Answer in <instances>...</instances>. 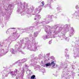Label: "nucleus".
<instances>
[{
  "label": "nucleus",
  "mask_w": 79,
  "mask_h": 79,
  "mask_svg": "<svg viewBox=\"0 0 79 79\" xmlns=\"http://www.w3.org/2000/svg\"><path fill=\"white\" fill-rule=\"evenodd\" d=\"M54 28H53V26L51 27L48 26L47 27L45 28L44 31L46 32L48 35H45L42 36L44 40H46L51 37L52 35H53V38H55L57 37V34L56 35L54 32Z\"/></svg>",
  "instance_id": "6"
},
{
  "label": "nucleus",
  "mask_w": 79,
  "mask_h": 79,
  "mask_svg": "<svg viewBox=\"0 0 79 79\" xmlns=\"http://www.w3.org/2000/svg\"><path fill=\"white\" fill-rule=\"evenodd\" d=\"M50 53H48L46 54L47 57H49V56H50Z\"/></svg>",
  "instance_id": "33"
},
{
  "label": "nucleus",
  "mask_w": 79,
  "mask_h": 79,
  "mask_svg": "<svg viewBox=\"0 0 79 79\" xmlns=\"http://www.w3.org/2000/svg\"><path fill=\"white\" fill-rule=\"evenodd\" d=\"M78 19H79V15L77 16Z\"/></svg>",
  "instance_id": "41"
},
{
  "label": "nucleus",
  "mask_w": 79,
  "mask_h": 79,
  "mask_svg": "<svg viewBox=\"0 0 79 79\" xmlns=\"http://www.w3.org/2000/svg\"><path fill=\"white\" fill-rule=\"evenodd\" d=\"M58 65H56V68L58 67Z\"/></svg>",
  "instance_id": "40"
},
{
  "label": "nucleus",
  "mask_w": 79,
  "mask_h": 79,
  "mask_svg": "<svg viewBox=\"0 0 79 79\" xmlns=\"http://www.w3.org/2000/svg\"><path fill=\"white\" fill-rule=\"evenodd\" d=\"M72 47H74L75 48H79V41L76 40L74 43H73L72 44Z\"/></svg>",
  "instance_id": "17"
},
{
  "label": "nucleus",
  "mask_w": 79,
  "mask_h": 79,
  "mask_svg": "<svg viewBox=\"0 0 79 79\" xmlns=\"http://www.w3.org/2000/svg\"><path fill=\"white\" fill-rule=\"evenodd\" d=\"M21 40L20 41V42L18 41L17 43L15 45V48L17 49V50H16V49H13V48H11L10 49V51L11 53L12 54H16L17 52L19 53H21L22 54H23V55H25V53L24 52H23L22 51L21 49L22 48V47L23 45H24V47H23V49L26 48V45H25V43L24 42L23 43V44L22 43L21 46Z\"/></svg>",
  "instance_id": "5"
},
{
  "label": "nucleus",
  "mask_w": 79,
  "mask_h": 79,
  "mask_svg": "<svg viewBox=\"0 0 79 79\" xmlns=\"http://www.w3.org/2000/svg\"><path fill=\"white\" fill-rule=\"evenodd\" d=\"M58 36L59 37V38L62 39L61 40L63 39H62L63 38V39H65V40L67 41V42H68V41L69 40V38L65 36V33H63V31L61 32L60 35H59Z\"/></svg>",
  "instance_id": "13"
},
{
  "label": "nucleus",
  "mask_w": 79,
  "mask_h": 79,
  "mask_svg": "<svg viewBox=\"0 0 79 79\" xmlns=\"http://www.w3.org/2000/svg\"><path fill=\"white\" fill-rule=\"evenodd\" d=\"M53 16V15H48L46 16V19H43L42 21H41L40 22H38V21H37L35 23V26H37L39 24V23L41 24L43 26H44V25H45V24H47L50 23V21H51V19L52 18V16Z\"/></svg>",
  "instance_id": "7"
},
{
  "label": "nucleus",
  "mask_w": 79,
  "mask_h": 79,
  "mask_svg": "<svg viewBox=\"0 0 79 79\" xmlns=\"http://www.w3.org/2000/svg\"><path fill=\"white\" fill-rule=\"evenodd\" d=\"M72 75L74 76L75 75V73L74 72H72Z\"/></svg>",
  "instance_id": "36"
},
{
  "label": "nucleus",
  "mask_w": 79,
  "mask_h": 79,
  "mask_svg": "<svg viewBox=\"0 0 79 79\" xmlns=\"http://www.w3.org/2000/svg\"><path fill=\"white\" fill-rule=\"evenodd\" d=\"M60 24H57L54 25L52 26L53 29V31L55 34L58 35L59 34L60 32H63V33H66L67 32L69 31V28L68 27V24L65 25L62 24L61 26L60 27Z\"/></svg>",
  "instance_id": "4"
},
{
  "label": "nucleus",
  "mask_w": 79,
  "mask_h": 79,
  "mask_svg": "<svg viewBox=\"0 0 79 79\" xmlns=\"http://www.w3.org/2000/svg\"><path fill=\"white\" fill-rule=\"evenodd\" d=\"M43 7V6L42 5H40V6H39V8H42Z\"/></svg>",
  "instance_id": "37"
},
{
  "label": "nucleus",
  "mask_w": 79,
  "mask_h": 79,
  "mask_svg": "<svg viewBox=\"0 0 79 79\" xmlns=\"http://www.w3.org/2000/svg\"><path fill=\"white\" fill-rule=\"evenodd\" d=\"M16 63H17V65L18 66H19L20 68H21V66L22 65H23V63H21V62H20V60H18L17 61H16L15 63H14V64H16Z\"/></svg>",
  "instance_id": "20"
},
{
  "label": "nucleus",
  "mask_w": 79,
  "mask_h": 79,
  "mask_svg": "<svg viewBox=\"0 0 79 79\" xmlns=\"http://www.w3.org/2000/svg\"><path fill=\"white\" fill-rule=\"evenodd\" d=\"M28 8L29 6H28V4L26 3L25 9L26 10V13L27 14V16L28 18H29V16H31V13H32L33 12V11H34V7L33 6H32L29 8Z\"/></svg>",
  "instance_id": "10"
},
{
  "label": "nucleus",
  "mask_w": 79,
  "mask_h": 79,
  "mask_svg": "<svg viewBox=\"0 0 79 79\" xmlns=\"http://www.w3.org/2000/svg\"><path fill=\"white\" fill-rule=\"evenodd\" d=\"M41 3L42 4V6H44V5H45V3H44V2L42 1L41 2Z\"/></svg>",
  "instance_id": "31"
},
{
  "label": "nucleus",
  "mask_w": 79,
  "mask_h": 79,
  "mask_svg": "<svg viewBox=\"0 0 79 79\" xmlns=\"http://www.w3.org/2000/svg\"><path fill=\"white\" fill-rule=\"evenodd\" d=\"M65 55V56L67 58V59H69V56L68 54H66Z\"/></svg>",
  "instance_id": "27"
},
{
  "label": "nucleus",
  "mask_w": 79,
  "mask_h": 79,
  "mask_svg": "<svg viewBox=\"0 0 79 79\" xmlns=\"http://www.w3.org/2000/svg\"><path fill=\"white\" fill-rule=\"evenodd\" d=\"M68 52V50L67 49H65V55H67V53Z\"/></svg>",
  "instance_id": "28"
},
{
  "label": "nucleus",
  "mask_w": 79,
  "mask_h": 79,
  "mask_svg": "<svg viewBox=\"0 0 79 79\" xmlns=\"http://www.w3.org/2000/svg\"><path fill=\"white\" fill-rule=\"evenodd\" d=\"M49 44H52V40L49 41Z\"/></svg>",
  "instance_id": "38"
},
{
  "label": "nucleus",
  "mask_w": 79,
  "mask_h": 79,
  "mask_svg": "<svg viewBox=\"0 0 79 79\" xmlns=\"http://www.w3.org/2000/svg\"><path fill=\"white\" fill-rule=\"evenodd\" d=\"M57 11L58 13H60V12H61V8L59 10H58Z\"/></svg>",
  "instance_id": "35"
},
{
  "label": "nucleus",
  "mask_w": 79,
  "mask_h": 79,
  "mask_svg": "<svg viewBox=\"0 0 79 79\" xmlns=\"http://www.w3.org/2000/svg\"><path fill=\"white\" fill-rule=\"evenodd\" d=\"M39 35L38 31H35L33 34V36L32 34L29 35V37L31 41L29 40L28 37H27L22 38L20 40V46H21V44L25 43V45L27 47L26 49L29 50L30 51H33L35 52L38 50L37 49V43L35 40L34 38H36Z\"/></svg>",
  "instance_id": "1"
},
{
  "label": "nucleus",
  "mask_w": 79,
  "mask_h": 79,
  "mask_svg": "<svg viewBox=\"0 0 79 79\" xmlns=\"http://www.w3.org/2000/svg\"><path fill=\"white\" fill-rule=\"evenodd\" d=\"M19 71H18L17 69H15L14 72L10 71L9 70V69L4 70V73L2 74V79H5V77H8V74H10L12 77H14L16 75V74H19Z\"/></svg>",
  "instance_id": "8"
},
{
  "label": "nucleus",
  "mask_w": 79,
  "mask_h": 79,
  "mask_svg": "<svg viewBox=\"0 0 79 79\" xmlns=\"http://www.w3.org/2000/svg\"><path fill=\"white\" fill-rule=\"evenodd\" d=\"M9 56H10V57L11 56V55H9Z\"/></svg>",
  "instance_id": "43"
},
{
  "label": "nucleus",
  "mask_w": 79,
  "mask_h": 79,
  "mask_svg": "<svg viewBox=\"0 0 79 79\" xmlns=\"http://www.w3.org/2000/svg\"><path fill=\"white\" fill-rule=\"evenodd\" d=\"M48 60H50V58H48Z\"/></svg>",
  "instance_id": "45"
},
{
  "label": "nucleus",
  "mask_w": 79,
  "mask_h": 79,
  "mask_svg": "<svg viewBox=\"0 0 79 79\" xmlns=\"http://www.w3.org/2000/svg\"><path fill=\"white\" fill-rule=\"evenodd\" d=\"M75 8L76 9H78L79 10V6L77 5L75 6Z\"/></svg>",
  "instance_id": "29"
},
{
  "label": "nucleus",
  "mask_w": 79,
  "mask_h": 79,
  "mask_svg": "<svg viewBox=\"0 0 79 79\" xmlns=\"http://www.w3.org/2000/svg\"><path fill=\"white\" fill-rule=\"evenodd\" d=\"M53 0H47V4L46 5L44 6V8H47V6L48 7H49V8L52 9V6H51V2L53 3Z\"/></svg>",
  "instance_id": "16"
},
{
  "label": "nucleus",
  "mask_w": 79,
  "mask_h": 79,
  "mask_svg": "<svg viewBox=\"0 0 79 79\" xmlns=\"http://www.w3.org/2000/svg\"><path fill=\"white\" fill-rule=\"evenodd\" d=\"M16 28L13 27V28H10L9 29H8L7 31L6 32L7 34L9 33V32H10L11 31V29H15Z\"/></svg>",
  "instance_id": "22"
},
{
  "label": "nucleus",
  "mask_w": 79,
  "mask_h": 79,
  "mask_svg": "<svg viewBox=\"0 0 79 79\" xmlns=\"http://www.w3.org/2000/svg\"><path fill=\"white\" fill-rule=\"evenodd\" d=\"M78 48H79V47L78 48H77V49L74 50V52L73 53V57L75 59H76L77 58H79V52L77 51V50H78Z\"/></svg>",
  "instance_id": "14"
},
{
  "label": "nucleus",
  "mask_w": 79,
  "mask_h": 79,
  "mask_svg": "<svg viewBox=\"0 0 79 79\" xmlns=\"http://www.w3.org/2000/svg\"><path fill=\"white\" fill-rule=\"evenodd\" d=\"M70 32V33L69 34V37H71V36L74 35V30L73 29V28H71Z\"/></svg>",
  "instance_id": "19"
},
{
  "label": "nucleus",
  "mask_w": 79,
  "mask_h": 79,
  "mask_svg": "<svg viewBox=\"0 0 79 79\" xmlns=\"http://www.w3.org/2000/svg\"><path fill=\"white\" fill-rule=\"evenodd\" d=\"M29 68V66L26 63H25L23 65V66L22 68V69L21 71V73L22 74H21V76H24V69H27Z\"/></svg>",
  "instance_id": "15"
},
{
  "label": "nucleus",
  "mask_w": 79,
  "mask_h": 79,
  "mask_svg": "<svg viewBox=\"0 0 79 79\" xmlns=\"http://www.w3.org/2000/svg\"><path fill=\"white\" fill-rule=\"evenodd\" d=\"M52 67L53 68H56L54 67L55 66V64L54 63V61H53L51 63H48L46 64H44V66L48 67V66H52Z\"/></svg>",
  "instance_id": "18"
},
{
  "label": "nucleus",
  "mask_w": 79,
  "mask_h": 79,
  "mask_svg": "<svg viewBox=\"0 0 79 79\" xmlns=\"http://www.w3.org/2000/svg\"><path fill=\"white\" fill-rule=\"evenodd\" d=\"M31 58H34V54H33L30 56Z\"/></svg>",
  "instance_id": "32"
},
{
  "label": "nucleus",
  "mask_w": 79,
  "mask_h": 79,
  "mask_svg": "<svg viewBox=\"0 0 79 79\" xmlns=\"http://www.w3.org/2000/svg\"><path fill=\"white\" fill-rule=\"evenodd\" d=\"M50 59H53V56H51V57H50Z\"/></svg>",
  "instance_id": "39"
},
{
  "label": "nucleus",
  "mask_w": 79,
  "mask_h": 79,
  "mask_svg": "<svg viewBox=\"0 0 79 79\" xmlns=\"http://www.w3.org/2000/svg\"><path fill=\"white\" fill-rule=\"evenodd\" d=\"M55 18V19H56L57 18V17H56V16H55L54 17Z\"/></svg>",
  "instance_id": "42"
},
{
  "label": "nucleus",
  "mask_w": 79,
  "mask_h": 79,
  "mask_svg": "<svg viewBox=\"0 0 79 79\" xmlns=\"http://www.w3.org/2000/svg\"><path fill=\"white\" fill-rule=\"evenodd\" d=\"M34 28V27H28L23 29L21 28H18V30H20V33L23 34L24 32H26L27 33H30V32H32L33 31V29Z\"/></svg>",
  "instance_id": "9"
},
{
  "label": "nucleus",
  "mask_w": 79,
  "mask_h": 79,
  "mask_svg": "<svg viewBox=\"0 0 79 79\" xmlns=\"http://www.w3.org/2000/svg\"><path fill=\"white\" fill-rule=\"evenodd\" d=\"M64 64L63 63V61L60 62V64L61 66L60 67V68H61L63 70H65L63 71V74L61 75L62 79H69V77H71V75L69 74V73L71 71L70 69L68 67V64H70L71 62L68 60H65L64 62Z\"/></svg>",
  "instance_id": "3"
},
{
  "label": "nucleus",
  "mask_w": 79,
  "mask_h": 79,
  "mask_svg": "<svg viewBox=\"0 0 79 79\" xmlns=\"http://www.w3.org/2000/svg\"><path fill=\"white\" fill-rule=\"evenodd\" d=\"M61 8L59 6L56 8V9H57V10H60V9H61Z\"/></svg>",
  "instance_id": "34"
},
{
  "label": "nucleus",
  "mask_w": 79,
  "mask_h": 79,
  "mask_svg": "<svg viewBox=\"0 0 79 79\" xmlns=\"http://www.w3.org/2000/svg\"><path fill=\"white\" fill-rule=\"evenodd\" d=\"M72 68L73 69H76V67H75V66L74 65H72Z\"/></svg>",
  "instance_id": "30"
},
{
  "label": "nucleus",
  "mask_w": 79,
  "mask_h": 79,
  "mask_svg": "<svg viewBox=\"0 0 79 79\" xmlns=\"http://www.w3.org/2000/svg\"><path fill=\"white\" fill-rule=\"evenodd\" d=\"M39 71L40 72H42V73H45V69L42 68L41 69H40L39 70Z\"/></svg>",
  "instance_id": "23"
},
{
  "label": "nucleus",
  "mask_w": 79,
  "mask_h": 79,
  "mask_svg": "<svg viewBox=\"0 0 79 79\" xmlns=\"http://www.w3.org/2000/svg\"><path fill=\"white\" fill-rule=\"evenodd\" d=\"M27 60V59H23L21 60H19L20 62H21V63H25Z\"/></svg>",
  "instance_id": "21"
},
{
  "label": "nucleus",
  "mask_w": 79,
  "mask_h": 79,
  "mask_svg": "<svg viewBox=\"0 0 79 79\" xmlns=\"http://www.w3.org/2000/svg\"><path fill=\"white\" fill-rule=\"evenodd\" d=\"M20 35L17 33V31L14 32L12 35L10 36L8 39L3 41L2 43L0 42V57L6 55L8 52V48L12 41L18 39Z\"/></svg>",
  "instance_id": "2"
},
{
  "label": "nucleus",
  "mask_w": 79,
  "mask_h": 79,
  "mask_svg": "<svg viewBox=\"0 0 79 79\" xmlns=\"http://www.w3.org/2000/svg\"><path fill=\"white\" fill-rule=\"evenodd\" d=\"M42 10V8L39 9L37 8L35 9L34 11V14H32V15H35V16L34 19V20H39L41 18V16L40 15H37Z\"/></svg>",
  "instance_id": "11"
},
{
  "label": "nucleus",
  "mask_w": 79,
  "mask_h": 79,
  "mask_svg": "<svg viewBox=\"0 0 79 79\" xmlns=\"http://www.w3.org/2000/svg\"><path fill=\"white\" fill-rule=\"evenodd\" d=\"M38 60L39 58L37 56H35L34 59H32L31 61L30 62L31 66H34L38 62Z\"/></svg>",
  "instance_id": "12"
},
{
  "label": "nucleus",
  "mask_w": 79,
  "mask_h": 79,
  "mask_svg": "<svg viewBox=\"0 0 79 79\" xmlns=\"http://www.w3.org/2000/svg\"><path fill=\"white\" fill-rule=\"evenodd\" d=\"M16 79H18V77H17L16 78Z\"/></svg>",
  "instance_id": "47"
},
{
  "label": "nucleus",
  "mask_w": 79,
  "mask_h": 79,
  "mask_svg": "<svg viewBox=\"0 0 79 79\" xmlns=\"http://www.w3.org/2000/svg\"><path fill=\"white\" fill-rule=\"evenodd\" d=\"M46 27H47V26H46Z\"/></svg>",
  "instance_id": "49"
},
{
  "label": "nucleus",
  "mask_w": 79,
  "mask_h": 79,
  "mask_svg": "<svg viewBox=\"0 0 79 79\" xmlns=\"http://www.w3.org/2000/svg\"><path fill=\"white\" fill-rule=\"evenodd\" d=\"M42 55L41 54H40L38 55V58L39 60H41V58H42Z\"/></svg>",
  "instance_id": "24"
},
{
  "label": "nucleus",
  "mask_w": 79,
  "mask_h": 79,
  "mask_svg": "<svg viewBox=\"0 0 79 79\" xmlns=\"http://www.w3.org/2000/svg\"><path fill=\"white\" fill-rule=\"evenodd\" d=\"M31 79H35V75H33L31 77Z\"/></svg>",
  "instance_id": "26"
},
{
  "label": "nucleus",
  "mask_w": 79,
  "mask_h": 79,
  "mask_svg": "<svg viewBox=\"0 0 79 79\" xmlns=\"http://www.w3.org/2000/svg\"><path fill=\"white\" fill-rule=\"evenodd\" d=\"M28 71H29V72H31V70H30L29 69L28 70Z\"/></svg>",
  "instance_id": "44"
},
{
  "label": "nucleus",
  "mask_w": 79,
  "mask_h": 79,
  "mask_svg": "<svg viewBox=\"0 0 79 79\" xmlns=\"http://www.w3.org/2000/svg\"><path fill=\"white\" fill-rule=\"evenodd\" d=\"M35 68H36V69H37V68L39 70V69H40V66L39 65H37L35 66Z\"/></svg>",
  "instance_id": "25"
},
{
  "label": "nucleus",
  "mask_w": 79,
  "mask_h": 79,
  "mask_svg": "<svg viewBox=\"0 0 79 79\" xmlns=\"http://www.w3.org/2000/svg\"><path fill=\"white\" fill-rule=\"evenodd\" d=\"M78 40H79V38L78 39Z\"/></svg>",
  "instance_id": "48"
},
{
  "label": "nucleus",
  "mask_w": 79,
  "mask_h": 79,
  "mask_svg": "<svg viewBox=\"0 0 79 79\" xmlns=\"http://www.w3.org/2000/svg\"><path fill=\"white\" fill-rule=\"evenodd\" d=\"M56 0H53V1H56Z\"/></svg>",
  "instance_id": "46"
}]
</instances>
